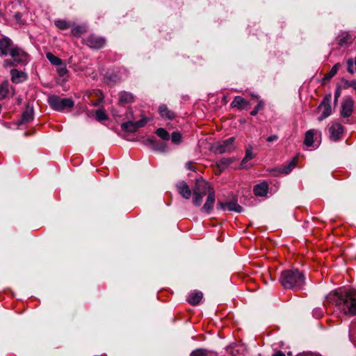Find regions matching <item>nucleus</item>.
Segmentation results:
<instances>
[{
  "instance_id": "obj_1",
  "label": "nucleus",
  "mask_w": 356,
  "mask_h": 356,
  "mask_svg": "<svg viewBox=\"0 0 356 356\" xmlns=\"http://www.w3.org/2000/svg\"><path fill=\"white\" fill-rule=\"evenodd\" d=\"M334 305L341 312L348 315L356 314V291L340 289L330 293L325 298V305Z\"/></svg>"
},
{
  "instance_id": "obj_2",
  "label": "nucleus",
  "mask_w": 356,
  "mask_h": 356,
  "mask_svg": "<svg viewBox=\"0 0 356 356\" xmlns=\"http://www.w3.org/2000/svg\"><path fill=\"white\" fill-rule=\"evenodd\" d=\"M305 278L298 270H285L281 273L280 282L284 289L299 290L304 284Z\"/></svg>"
},
{
  "instance_id": "obj_3",
  "label": "nucleus",
  "mask_w": 356,
  "mask_h": 356,
  "mask_svg": "<svg viewBox=\"0 0 356 356\" xmlns=\"http://www.w3.org/2000/svg\"><path fill=\"white\" fill-rule=\"evenodd\" d=\"M10 58L3 60V66L4 67H17L24 65L28 62V54L22 49L16 45L8 54Z\"/></svg>"
},
{
  "instance_id": "obj_4",
  "label": "nucleus",
  "mask_w": 356,
  "mask_h": 356,
  "mask_svg": "<svg viewBox=\"0 0 356 356\" xmlns=\"http://www.w3.org/2000/svg\"><path fill=\"white\" fill-rule=\"evenodd\" d=\"M51 108L56 111L63 112L74 107V102L71 98H61L58 95H51L47 100Z\"/></svg>"
},
{
  "instance_id": "obj_5",
  "label": "nucleus",
  "mask_w": 356,
  "mask_h": 356,
  "mask_svg": "<svg viewBox=\"0 0 356 356\" xmlns=\"http://www.w3.org/2000/svg\"><path fill=\"white\" fill-rule=\"evenodd\" d=\"M234 137L218 142L213 146V150L217 154L230 152L234 149Z\"/></svg>"
},
{
  "instance_id": "obj_6",
  "label": "nucleus",
  "mask_w": 356,
  "mask_h": 356,
  "mask_svg": "<svg viewBox=\"0 0 356 356\" xmlns=\"http://www.w3.org/2000/svg\"><path fill=\"white\" fill-rule=\"evenodd\" d=\"M331 99L332 95L330 94L326 95L323 99L320 105L318 106V109L322 110V114L318 118L319 121H321L325 118H327L329 115H330L332 113V108L330 105Z\"/></svg>"
},
{
  "instance_id": "obj_7",
  "label": "nucleus",
  "mask_w": 356,
  "mask_h": 356,
  "mask_svg": "<svg viewBox=\"0 0 356 356\" xmlns=\"http://www.w3.org/2000/svg\"><path fill=\"white\" fill-rule=\"evenodd\" d=\"M343 131V127L339 122H331L328 125L329 137L333 141L340 140Z\"/></svg>"
},
{
  "instance_id": "obj_8",
  "label": "nucleus",
  "mask_w": 356,
  "mask_h": 356,
  "mask_svg": "<svg viewBox=\"0 0 356 356\" xmlns=\"http://www.w3.org/2000/svg\"><path fill=\"white\" fill-rule=\"evenodd\" d=\"M85 42L90 48L99 49L104 47L106 40L102 37L91 34L85 39Z\"/></svg>"
},
{
  "instance_id": "obj_9",
  "label": "nucleus",
  "mask_w": 356,
  "mask_h": 356,
  "mask_svg": "<svg viewBox=\"0 0 356 356\" xmlns=\"http://www.w3.org/2000/svg\"><path fill=\"white\" fill-rule=\"evenodd\" d=\"M16 47L11 39L8 37L3 36L0 39V56H7L10 51Z\"/></svg>"
},
{
  "instance_id": "obj_10",
  "label": "nucleus",
  "mask_w": 356,
  "mask_h": 356,
  "mask_svg": "<svg viewBox=\"0 0 356 356\" xmlns=\"http://www.w3.org/2000/svg\"><path fill=\"white\" fill-rule=\"evenodd\" d=\"M210 191L214 190L207 181L202 178L196 179L195 184L193 188V192L208 195Z\"/></svg>"
},
{
  "instance_id": "obj_11",
  "label": "nucleus",
  "mask_w": 356,
  "mask_h": 356,
  "mask_svg": "<svg viewBox=\"0 0 356 356\" xmlns=\"http://www.w3.org/2000/svg\"><path fill=\"white\" fill-rule=\"evenodd\" d=\"M354 101L350 97H346L341 103V115L343 118L350 117L353 111Z\"/></svg>"
},
{
  "instance_id": "obj_12",
  "label": "nucleus",
  "mask_w": 356,
  "mask_h": 356,
  "mask_svg": "<svg viewBox=\"0 0 356 356\" xmlns=\"http://www.w3.org/2000/svg\"><path fill=\"white\" fill-rule=\"evenodd\" d=\"M216 201V195L214 191H210L207 195V200L204 205L201 207L200 211L207 214H209L214 207Z\"/></svg>"
},
{
  "instance_id": "obj_13",
  "label": "nucleus",
  "mask_w": 356,
  "mask_h": 356,
  "mask_svg": "<svg viewBox=\"0 0 356 356\" xmlns=\"http://www.w3.org/2000/svg\"><path fill=\"white\" fill-rule=\"evenodd\" d=\"M216 209L218 210L225 211L226 209L232 211L241 213L243 210L242 207L237 204L236 201H231L227 203L219 202L217 204Z\"/></svg>"
},
{
  "instance_id": "obj_14",
  "label": "nucleus",
  "mask_w": 356,
  "mask_h": 356,
  "mask_svg": "<svg viewBox=\"0 0 356 356\" xmlns=\"http://www.w3.org/2000/svg\"><path fill=\"white\" fill-rule=\"evenodd\" d=\"M337 43L340 47L350 45L353 43L354 38L348 32H341L337 36Z\"/></svg>"
},
{
  "instance_id": "obj_15",
  "label": "nucleus",
  "mask_w": 356,
  "mask_h": 356,
  "mask_svg": "<svg viewBox=\"0 0 356 356\" xmlns=\"http://www.w3.org/2000/svg\"><path fill=\"white\" fill-rule=\"evenodd\" d=\"M14 95V88L8 81H4L0 85V100H3L8 96Z\"/></svg>"
},
{
  "instance_id": "obj_16",
  "label": "nucleus",
  "mask_w": 356,
  "mask_h": 356,
  "mask_svg": "<svg viewBox=\"0 0 356 356\" xmlns=\"http://www.w3.org/2000/svg\"><path fill=\"white\" fill-rule=\"evenodd\" d=\"M11 81L14 83H20L24 82L27 79V75L25 72L13 69L10 70Z\"/></svg>"
},
{
  "instance_id": "obj_17",
  "label": "nucleus",
  "mask_w": 356,
  "mask_h": 356,
  "mask_svg": "<svg viewBox=\"0 0 356 356\" xmlns=\"http://www.w3.org/2000/svg\"><path fill=\"white\" fill-rule=\"evenodd\" d=\"M177 189L179 193L185 199H189L191 196V191L188 185L184 181L177 184Z\"/></svg>"
},
{
  "instance_id": "obj_18",
  "label": "nucleus",
  "mask_w": 356,
  "mask_h": 356,
  "mask_svg": "<svg viewBox=\"0 0 356 356\" xmlns=\"http://www.w3.org/2000/svg\"><path fill=\"white\" fill-rule=\"evenodd\" d=\"M33 119V108L27 107L23 112L22 118L18 122V124H24L30 122Z\"/></svg>"
},
{
  "instance_id": "obj_19",
  "label": "nucleus",
  "mask_w": 356,
  "mask_h": 356,
  "mask_svg": "<svg viewBox=\"0 0 356 356\" xmlns=\"http://www.w3.org/2000/svg\"><path fill=\"white\" fill-rule=\"evenodd\" d=\"M159 113L162 118H166L168 120H172L175 117V113L172 111L168 109L167 106L165 104L159 106Z\"/></svg>"
},
{
  "instance_id": "obj_20",
  "label": "nucleus",
  "mask_w": 356,
  "mask_h": 356,
  "mask_svg": "<svg viewBox=\"0 0 356 356\" xmlns=\"http://www.w3.org/2000/svg\"><path fill=\"white\" fill-rule=\"evenodd\" d=\"M268 186L266 182H262L259 184H257L254 187V193L256 196H264L267 194Z\"/></svg>"
},
{
  "instance_id": "obj_21",
  "label": "nucleus",
  "mask_w": 356,
  "mask_h": 356,
  "mask_svg": "<svg viewBox=\"0 0 356 356\" xmlns=\"http://www.w3.org/2000/svg\"><path fill=\"white\" fill-rule=\"evenodd\" d=\"M134 97L130 92L123 91L119 94V104L120 105L131 103L134 102Z\"/></svg>"
},
{
  "instance_id": "obj_22",
  "label": "nucleus",
  "mask_w": 356,
  "mask_h": 356,
  "mask_svg": "<svg viewBox=\"0 0 356 356\" xmlns=\"http://www.w3.org/2000/svg\"><path fill=\"white\" fill-rule=\"evenodd\" d=\"M203 294L200 291H193L188 297V302L192 305H197L202 299Z\"/></svg>"
},
{
  "instance_id": "obj_23",
  "label": "nucleus",
  "mask_w": 356,
  "mask_h": 356,
  "mask_svg": "<svg viewBox=\"0 0 356 356\" xmlns=\"http://www.w3.org/2000/svg\"><path fill=\"white\" fill-rule=\"evenodd\" d=\"M249 105V103L243 97L240 96L235 97L234 99L231 103L232 107H236L238 109H244Z\"/></svg>"
},
{
  "instance_id": "obj_24",
  "label": "nucleus",
  "mask_w": 356,
  "mask_h": 356,
  "mask_svg": "<svg viewBox=\"0 0 356 356\" xmlns=\"http://www.w3.org/2000/svg\"><path fill=\"white\" fill-rule=\"evenodd\" d=\"M317 133L315 129H310L305 133L304 144L307 147H312L314 143V136Z\"/></svg>"
},
{
  "instance_id": "obj_25",
  "label": "nucleus",
  "mask_w": 356,
  "mask_h": 356,
  "mask_svg": "<svg viewBox=\"0 0 356 356\" xmlns=\"http://www.w3.org/2000/svg\"><path fill=\"white\" fill-rule=\"evenodd\" d=\"M232 163V160L228 158H222L216 161V165L220 171L223 170L227 166H229Z\"/></svg>"
},
{
  "instance_id": "obj_26",
  "label": "nucleus",
  "mask_w": 356,
  "mask_h": 356,
  "mask_svg": "<svg viewBox=\"0 0 356 356\" xmlns=\"http://www.w3.org/2000/svg\"><path fill=\"white\" fill-rule=\"evenodd\" d=\"M147 142L152 145V147L159 151L165 152L166 150V145L164 143H159L154 139L149 138Z\"/></svg>"
},
{
  "instance_id": "obj_27",
  "label": "nucleus",
  "mask_w": 356,
  "mask_h": 356,
  "mask_svg": "<svg viewBox=\"0 0 356 356\" xmlns=\"http://www.w3.org/2000/svg\"><path fill=\"white\" fill-rule=\"evenodd\" d=\"M121 127L124 131H127V132L132 133V132H135L137 131L136 124H135V122H132V121H128L125 123H123L121 125Z\"/></svg>"
},
{
  "instance_id": "obj_28",
  "label": "nucleus",
  "mask_w": 356,
  "mask_h": 356,
  "mask_svg": "<svg viewBox=\"0 0 356 356\" xmlns=\"http://www.w3.org/2000/svg\"><path fill=\"white\" fill-rule=\"evenodd\" d=\"M339 67H340V64L339 63H336L332 67L330 71L325 75V76L323 78V80L324 81H329V80H330L337 73Z\"/></svg>"
},
{
  "instance_id": "obj_29",
  "label": "nucleus",
  "mask_w": 356,
  "mask_h": 356,
  "mask_svg": "<svg viewBox=\"0 0 356 356\" xmlns=\"http://www.w3.org/2000/svg\"><path fill=\"white\" fill-rule=\"evenodd\" d=\"M46 56L49 62L54 65H60L62 64V60L51 52L47 53Z\"/></svg>"
},
{
  "instance_id": "obj_30",
  "label": "nucleus",
  "mask_w": 356,
  "mask_h": 356,
  "mask_svg": "<svg viewBox=\"0 0 356 356\" xmlns=\"http://www.w3.org/2000/svg\"><path fill=\"white\" fill-rule=\"evenodd\" d=\"M298 156H295L286 165H284L282 172L284 174L289 173L292 169L296 166V162L298 161Z\"/></svg>"
},
{
  "instance_id": "obj_31",
  "label": "nucleus",
  "mask_w": 356,
  "mask_h": 356,
  "mask_svg": "<svg viewBox=\"0 0 356 356\" xmlns=\"http://www.w3.org/2000/svg\"><path fill=\"white\" fill-rule=\"evenodd\" d=\"M193 203L195 207H200L203 201V197L205 195L193 192Z\"/></svg>"
},
{
  "instance_id": "obj_32",
  "label": "nucleus",
  "mask_w": 356,
  "mask_h": 356,
  "mask_svg": "<svg viewBox=\"0 0 356 356\" xmlns=\"http://www.w3.org/2000/svg\"><path fill=\"white\" fill-rule=\"evenodd\" d=\"M156 134L160 137L161 138L168 140L170 139V134L169 133L163 128H159L156 131Z\"/></svg>"
},
{
  "instance_id": "obj_33",
  "label": "nucleus",
  "mask_w": 356,
  "mask_h": 356,
  "mask_svg": "<svg viewBox=\"0 0 356 356\" xmlns=\"http://www.w3.org/2000/svg\"><path fill=\"white\" fill-rule=\"evenodd\" d=\"M55 25L60 30H65L70 27V23L66 20H57L55 22Z\"/></svg>"
},
{
  "instance_id": "obj_34",
  "label": "nucleus",
  "mask_w": 356,
  "mask_h": 356,
  "mask_svg": "<svg viewBox=\"0 0 356 356\" xmlns=\"http://www.w3.org/2000/svg\"><path fill=\"white\" fill-rule=\"evenodd\" d=\"M254 157V155L252 152V148H248L246 149L245 152V156L243 159L241 161V165H243L245 163H247L248 161L251 160Z\"/></svg>"
},
{
  "instance_id": "obj_35",
  "label": "nucleus",
  "mask_w": 356,
  "mask_h": 356,
  "mask_svg": "<svg viewBox=\"0 0 356 356\" xmlns=\"http://www.w3.org/2000/svg\"><path fill=\"white\" fill-rule=\"evenodd\" d=\"M172 142L176 145L179 144L181 140V135L178 131H175L172 134Z\"/></svg>"
},
{
  "instance_id": "obj_36",
  "label": "nucleus",
  "mask_w": 356,
  "mask_h": 356,
  "mask_svg": "<svg viewBox=\"0 0 356 356\" xmlns=\"http://www.w3.org/2000/svg\"><path fill=\"white\" fill-rule=\"evenodd\" d=\"M96 118L99 121H102L107 119V115L102 110H97L96 111Z\"/></svg>"
},
{
  "instance_id": "obj_37",
  "label": "nucleus",
  "mask_w": 356,
  "mask_h": 356,
  "mask_svg": "<svg viewBox=\"0 0 356 356\" xmlns=\"http://www.w3.org/2000/svg\"><path fill=\"white\" fill-rule=\"evenodd\" d=\"M264 106V103L261 101H259L257 104V105L254 107V108L250 112L251 115H256L259 111Z\"/></svg>"
},
{
  "instance_id": "obj_38",
  "label": "nucleus",
  "mask_w": 356,
  "mask_h": 356,
  "mask_svg": "<svg viewBox=\"0 0 356 356\" xmlns=\"http://www.w3.org/2000/svg\"><path fill=\"white\" fill-rule=\"evenodd\" d=\"M147 122V118H143L137 122H135L136 130H138L140 127H144Z\"/></svg>"
},
{
  "instance_id": "obj_39",
  "label": "nucleus",
  "mask_w": 356,
  "mask_h": 356,
  "mask_svg": "<svg viewBox=\"0 0 356 356\" xmlns=\"http://www.w3.org/2000/svg\"><path fill=\"white\" fill-rule=\"evenodd\" d=\"M354 63H355V61H353V60L352 58H350L347 60V65H348L347 70L350 74L354 73V70H353V64Z\"/></svg>"
},
{
  "instance_id": "obj_40",
  "label": "nucleus",
  "mask_w": 356,
  "mask_h": 356,
  "mask_svg": "<svg viewBox=\"0 0 356 356\" xmlns=\"http://www.w3.org/2000/svg\"><path fill=\"white\" fill-rule=\"evenodd\" d=\"M72 33L75 36H80L83 33V29L80 26H76L72 29Z\"/></svg>"
},
{
  "instance_id": "obj_41",
  "label": "nucleus",
  "mask_w": 356,
  "mask_h": 356,
  "mask_svg": "<svg viewBox=\"0 0 356 356\" xmlns=\"http://www.w3.org/2000/svg\"><path fill=\"white\" fill-rule=\"evenodd\" d=\"M191 356H207L206 351L203 350H197L193 351Z\"/></svg>"
},
{
  "instance_id": "obj_42",
  "label": "nucleus",
  "mask_w": 356,
  "mask_h": 356,
  "mask_svg": "<svg viewBox=\"0 0 356 356\" xmlns=\"http://www.w3.org/2000/svg\"><path fill=\"white\" fill-rule=\"evenodd\" d=\"M342 82L343 83V88L344 89L350 88L351 81H348L346 79H342Z\"/></svg>"
},
{
  "instance_id": "obj_43",
  "label": "nucleus",
  "mask_w": 356,
  "mask_h": 356,
  "mask_svg": "<svg viewBox=\"0 0 356 356\" xmlns=\"http://www.w3.org/2000/svg\"><path fill=\"white\" fill-rule=\"evenodd\" d=\"M341 95V89L339 87L337 88L335 93H334V102H337V99Z\"/></svg>"
},
{
  "instance_id": "obj_44",
  "label": "nucleus",
  "mask_w": 356,
  "mask_h": 356,
  "mask_svg": "<svg viewBox=\"0 0 356 356\" xmlns=\"http://www.w3.org/2000/svg\"><path fill=\"white\" fill-rule=\"evenodd\" d=\"M58 71L60 76H64L67 72L65 67H60Z\"/></svg>"
},
{
  "instance_id": "obj_45",
  "label": "nucleus",
  "mask_w": 356,
  "mask_h": 356,
  "mask_svg": "<svg viewBox=\"0 0 356 356\" xmlns=\"http://www.w3.org/2000/svg\"><path fill=\"white\" fill-rule=\"evenodd\" d=\"M278 139V136L277 135H273L267 138L266 140L268 142H273Z\"/></svg>"
},
{
  "instance_id": "obj_46",
  "label": "nucleus",
  "mask_w": 356,
  "mask_h": 356,
  "mask_svg": "<svg viewBox=\"0 0 356 356\" xmlns=\"http://www.w3.org/2000/svg\"><path fill=\"white\" fill-rule=\"evenodd\" d=\"M14 17L18 22H19L21 21L22 14L17 12L15 14Z\"/></svg>"
},
{
  "instance_id": "obj_47",
  "label": "nucleus",
  "mask_w": 356,
  "mask_h": 356,
  "mask_svg": "<svg viewBox=\"0 0 356 356\" xmlns=\"http://www.w3.org/2000/svg\"><path fill=\"white\" fill-rule=\"evenodd\" d=\"M272 356H286V355L282 351L279 350V351H277L275 353H274Z\"/></svg>"
},
{
  "instance_id": "obj_48",
  "label": "nucleus",
  "mask_w": 356,
  "mask_h": 356,
  "mask_svg": "<svg viewBox=\"0 0 356 356\" xmlns=\"http://www.w3.org/2000/svg\"><path fill=\"white\" fill-rule=\"evenodd\" d=\"M186 166H187V168H188V169L191 170H193V167H192V164H191V163H190V162H189V163H188L186 164Z\"/></svg>"
},
{
  "instance_id": "obj_49",
  "label": "nucleus",
  "mask_w": 356,
  "mask_h": 356,
  "mask_svg": "<svg viewBox=\"0 0 356 356\" xmlns=\"http://www.w3.org/2000/svg\"><path fill=\"white\" fill-rule=\"evenodd\" d=\"M94 106H97L98 104L97 103H94L92 104Z\"/></svg>"
},
{
  "instance_id": "obj_50",
  "label": "nucleus",
  "mask_w": 356,
  "mask_h": 356,
  "mask_svg": "<svg viewBox=\"0 0 356 356\" xmlns=\"http://www.w3.org/2000/svg\"><path fill=\"white\" fill-rule=\"evenodd\" d=\"M355 64L356 65V57H355Z\"/></svg>"
}]
</instances>
